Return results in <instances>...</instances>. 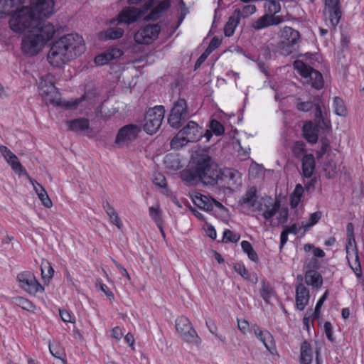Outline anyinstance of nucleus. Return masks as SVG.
I'll use <instances>...</instances> for the list:
<instances>
[{"mask_svg": "<svg viewBox=\"0 0 364 364\" xmlns=\"http://www.w3.org/2000/svg\"><path fill=\"white\" fill-rule=\"evenodd\" d=\"M85 50L82 37L76 33L64 35L53 42L47 59L53 67L59 68L82 54Z\"/></svg>", "mask_w": 364, "mask_h": 364, "instance_id": "nucleus-1", "label": "nucleus"}, {"mask_svg": "<svg viewBox=\"0 0 364 364\" xmlns=\"http://www.w3.org/2000/svg\"><path fill=\"white\" fill-rule=\"evenodd\" d=\"M193 164H197L200 182L207 186H215L220 181V170L212 160L207 150H198L192 158Z\"/></svg>", "mask_w": 364, "mask_h": 364, "instance_id": "nucleus-2", "label": "nucleus"}, {"mask_svg": "<svg viewBox=\"0 0 364 364\" xmlns=\"http://www.w3.org/2000/svg\"><path fill=\"white\" fill-rule=\"evenodd\" d=\"M280 1L267 0L264 5L265 14L254 21L251 23V28L259 31L271 26H277L282 23L284 21L283 16L276 15L281 11Z\"/></svg>", "mask_w": 364, "mask_h": 364, "instance_id": "nucleus-3", "label": "nucleus"}, {"mask_svg": "<svg viewBox=\"0 0 364 364\" xmlns=\"http://www.w3.org/2000/svg\"><path fill=\"white\" fill-rule=\"evenodd\" d=\"M38 23V17L33 9L23 6L16 11L9 20V26L14 32L21 33L26 30L29 32L33 29L34 24Z\"/></svg>", "mask_w": 364, "mask_h": 364, "instance_id": "nucleus-4", "label": "nucleus"}, {"mask_svg": "<svg viewBox=\"0 0 364 364\" xmlns=\"http://www.w3.org/2000/svg\"><path fill=\"white\" fill-rule=\"evenodd\" d=\"M192 115L186 100L179 98L173 104L168 116V123L172 128L178 129Z\"/></svg>", "mask_w": 364, "mask_h": 364, "instance_id": "nucleus-5", "label": "nucleus"}, {"mask_svg": "<svg viewBox=\"0 0 364 364\" xmlns=\"http://www.w3.org/2000/svg\"><path fill=\"white\" fill-rule=\"evenodd\" d=\"M301 36L298 31L290 26H284L280 33L279 48L281 53L284 55L296 51L300 43Z\"/></svg>", "mask_w": 364, "mask_h": 364, "instance_id": "nucleus-6", "label": "nucleus"}, {"mask_svg": "<svg viewBox=\"0 0 364 364\" xmlns=\"http://www.w3.org/2000/svg\"><path fill=\"white\" fill-rule=\"evenodd\" d=\"M294 68L302 77L305 83L311 85L316 90L323 88L324 82L320 72L306 65L300 60H296L294 62Z\"/></svg>", "mask_w": 364, "mask_h": 364, "instance_id": "nucleus-7", "label": "nucleus"}, {"mask_svg": "<svg viewBox=\"0 0 364 364\" xmlns=\"http://www.w3.org/2000/svg\"><path fill=\"white\" fill-rule=\"evenodd\" d=\"M164 114L165 109L163 106H155L149 109L145 115L144 130L149 134L156 133L161 125Z\"/></svg>", "mask_w": 364, "mask_h": 364, "instance_id": "nucleus-8", "label": "nucleus"}, {"mask_svg": "<svg viewBox=\"0 0 364 364\" xmlns=\"http://www.w3.org/2000/svg\"><path fill=\"white\" fill-rule=\"evenodd\" d=\"M176 328L186 342L197 346L200 344L201 339L188 318L185 316L178 317L176 320Z\"/></svg>", "mask_w": 364, "mask_h": 364, "instance_id": "nucleus-9", "label": "nucleus"}, {"mask_svg": "<svg viewBox=\"0 0 364 364\" xmlns=\"http://www.w3.org/2000/svg\"><path fill=\"white\" fill-rule=\"evenodd\" d=\"M19 287L31 295H36L38 292H43L44 287L36 279L34 274L30 271H25L17 275Z\"/></svg>", "mask_w": 364, "mask_h": 364, "instance_id": "nucleus-10", "label": "nucleus"}, {"mask_svg": "<svg viewBox=\"0 0 364 364\" xmlns=\"http://www.w3.org/2000/svg\"><path fill=\"white\" fill-rule=\"evenodd\" d=\"M161 31L159 23L149 24L139 29L134 34V38L138 44H150L155 41Z\"/></svg>", "mask_w": 364, "mask_h": 364, "instance_id": "nucleus-11", "label": "nucleus"}, {"mask_svg": "<svg viewBox=\"0 0 364 364\" xmlns=\"http://www.w3.org/2000/svg\"><path fill=\"white\" fill-rule=\"evenodd\" d=\"M323 14L329 21L330 26L336 29L342 16L340 0H325Z\"/></svg>", "mask_w": 364, "mask_h": 364, "instance_id": "nucleus-12", "label": "nucleus"}, {"mask_svg": "<svg viewBox=\"0 0 364 364\" xmlns=\"http://www.w3.org/2000/svg\"><path fill=\"white\" fill-rule=\"evenodd\" d=\"M279 208V201H273L272 198H262L258 203L253 205V211L262 212L263 218L268 220L277 213Z\"/></svg>", "mask_w": 364, "mask_h": 364, "instance_id": "nucleus-13", "label": "nucleus"}, {"mask_svg": "<svg viewBox=\"0 0 364 364\" xmlns=\"http://www.w3.org/2000/svg\"><path fill=\"white\" fill-rule=\"evenodd\" d=\"M140 131L141 128L136 124L125 125L118 131L115 143L119 146L128 144L137 138Z\"/></svg>", "mask_w": 364, "mask_h": 364, "instance_id": "nucleus-14", "label": "nucleus"}, {"mask_svg": "<svg viewBox=\"0 0 364 364\" xmlns=\"http://www.w3.org/2000/svg\"><path fill=\"white\" fill-rule=\"evenodd\" d=\"M28 33L22 40L21 49L24 53L35 55L40 51L44 43L35 32L30 30Z\"/></svg>", "mask_w": 364, "mask_h": 364, "instance_id": "nucleus-15", "label": "nucleus"}, {"mask_svg": "<svg viewBox=\"0 0 364 364\" xmlns=\"http://www.w3.org/2000/svg\"><path fill=\"white\" fill-rule=\"evenodd\" d=\"M219 183L230 188H237L242 184L241 174L238 171L233 168H225L221 169Z\"/></svg>", "mask_w": 364, "mask_h": 364, "instance_id": "nucleus-16", "label": "nucleus"}, {"mask_svg": "<svg viewBox=\"0 0 364 364\" xmlns=\"http://www.w3.org/2000/svg\"><path fill=\"white\" fill-rule=\"evenodd\" d=\"M42 18L38 17V23L34 24L31 31L35 32L41 40L45 43L50 40L54 33V26L49 22L41 19Z\"/></svg>", "mask_w": 364, "mask_h": 364, "instance_id": "nucleus-17", "label": "nucleus"}, {"mask_svg": "<svg viewBox=\"0 0 364 364\" xmlns=\"http://www.w3.org/2000/svg\"><path fill=\"white\" fill-rule=\"evenodd\" d=\"M32 9L37 17L48 18L55 13V1L36 0Z\"/></svg>", "mask_w": 364, "mask_h": 364, "instance_id": "nucleus-18", "label": "nucleus"}, {"mask_svg": "<svg viewBox=\"0 0 364 364\" xmlns=\"http://www.w3.org/2000/svg\"><path fill=\"white\" fill-rule=\"evenodd\" d=\"M180 131V136L184 135L188 141L191 143L196 142L200 139L202 128L194 121H189Z\"/></svg>", "mask_w": 364, "mask_h": 364, "instance_id": "nucleus-19", "label": "nucleus"}, {"mask_svg": "<svg viewBox=\"0 0 364 364\" xmlns=\"http://www.w3.org/2000/svg\"><path fill=\"white\" fill-rule=\"evenodd\" d=\"M314 122L318 129H327L330 126V122L324 117L323 110L325 106L321 99L317 97L314 98Z\"/></svg>", "mask_w": 364, "mask_h": 364, "instance_id": "nucleus-20", "label": "nucleus"}, {"mask_svg": "<svg viewBox=\"0 0 364 364\" xmlns=\"http://www.w3.org/2000/svg\"><path fill=\"white\" fill-rule=\"evenodd\" d=\"M142 15L140 9L135 7H127L124 9L117 16V24H131L137 21Z\"/></svg>", "mask_w": 364, "mask_h": 364, "instance_id": "nucleus-21", "label": "nucleus"}, {"mask_svg": "<svg viewBox=\"0 0 364 364\" xmlns=\"http://www.w3.org/2000/svg\"><path fill=\"white\" fill-rule=\"evenodd\" d=\"M0 152L1 155L4 156L6 162L11 166L13 171L15 172L21 174L23 173H26L25 168L23 167L20 161H18V157L15 155L9 149H8L6 146L1 145L0 146Z\"/></svg>", "mask_w": 364, "mask_h": 364, "instance_id": "nucleus-22", "label": "nucleus"}, {"mask_svg": "<svg viewBox=\"0 0 364 364\" xmlns=\"http://www.w3.org/2000/svg\"><path fill=\"white\" fill-rule=\"evenodd\" d=\"M252 328L255 336L264 344L267 350L272 353L275 350L273 336L268 331H262L257 324L253 325Z\"/></svg>", "mask_w": 364, "mask_h": 364, "instance_id": "nucleus-23", "label": "nucleus"}, {"mask_svg": "<svg viewBox=\"0 0 364 364\" xmlns=\"http://www.w3.org/2000/svg\"><path fill=\"white\" fill-rule=\"evenodd\" d=\"M193 200L196 206L205 211H212L214 206L218 208H223V205L220 202L202 194L195 196Z\"/></svg>", "mask_w": 364, "mask_h": 364, "instance_id": "nucleus-24", "label": "nucleus"}, {"mask_svg": "<svg viewBox=\"0 0 364 364\" xmlns=\"http://www.w3.org/2000/svg\"><path fill=\"white\" fill-rule=\"evenodd\" d=\"M310 299L309 291L302 284L300 283L296 287V305L299 310L303 311L307 306Z\"/></svg>", "mask_w": 364, "mask_h": 364, "instance_id": "nucleus-25", "label": "nucleus"}, {"mask_svg": "<svg viewBox=\"0 0 364 364\" xmlns=\"http://www.w3.org/2000/svg\"><path fill=\"white\" fill-rule=\"evenodd\" d=\"M171 6L170 0L159 1L151 10L150 13L146 16L147 20L155 21L160 18L161 14L167 11Z\"/></svg>", "mask_w": 364, "mask_h": 364, "instance_id": "nucleus-26", "label": "nucleus"}, {"mask_svg": "<svg viewBox=\"0 0 364 364\" xmlns=\"http://www.w3.org/2000/svg\"><path fill=\"white\" fill-rule=\"evenodd\" d=\"M302 174L305 178L312 176L315 169V159L313 154H305L301 159Z\"/></svg>", "mask_w": 364, "mask_h": 364, "instance_id": "nucleus-27", "label": "nucleus"}, {"mask_svg": "<svg viewBox=\"0 0 364 364\" xmlns=\"http://www.w3.org/2000/svg\"><path fill=\"white\" fill-rule=\"evenodd\" d=\"M39 87L45 95H50L56 92V87L54 85V77L50 74L42 76Z\"/></svg>", "mask_w": 364, "mask_h": 364, "instance_id": "nucleus-28", "label": "nucleus"}, {"mask_svg": "<svg viewBox=\"0 0 364 364\" xmlns=\"http://www.w3.org/2000/svg\"><path fill=\"white\" fill-rule=\"evenodd\" d=\"M68 129L75 132H84L90 129L89 120L85 118H78L67 122Z\"/></svg>", "mask_w": 364, "mask_h": 364, "instance_id": "nucleus-29", "label": "nucleus"}, {"mask_svg": "<svg viewBox=\"0 0 364 364\" xmlns=\"http://www.w3.org/2000/svg\"><path fill=\"white\" fill-rule=\"evenodd\" d=\"M305 283L314 288H319L323 284V279L320 273L314 269H309L304 276Z\"/></svg>", "mask_w": 364, "mask_h": 364, "instance_id": "nucleus-30", "label": "nucleus"}, {"mask_svg": "<svg viewBox=\"0 0 364 364\" xmlns=\"http://www.w3.org/2000/svg\"><path fill=\"white\" fill-rule=\"evenodd\" d=\"M192 169L184 170L181 173L182 179L189 185H193L200 181V175L197 170V164H193Z\"/></svg>", "mask_w": 364, "mask_h": 364, "instance_id": "nucleus-31", "label": "nucleus"}, {"mask_svg": "<svg viewBox=\"0 0 364 364\" xmlns=\"http://www.w3.org/2000/svg\"><path fill=\"white\" fill-rule=\"evenodd\" d=\"M259 200H257V189L255 187H250L246 193L240 199V203L243 205L252 208L253 210V205L258 203Z\"/></svg>", "mask_w": 364, "mask_h": 364, "instance_id": "nucleus-32", "label": "nucleus"}, {"mask_svg": "<svg viewBox=\"0 0 364 364\" xmlns=\"http://www.w3.org/2000/svg\"><path fill=\"white\" fill-rule=\"evenodd\" d=\"M240 21V15L237 11H234L229 17L228 22L224 28L225 36H232L235 32V28Z\"/></svg>", "mask_w": 364, "mask_h": 364, "instance_id": "nucleus-33", "label": "nucleus"}, {"mask_svg": "<svg viewBox=\"0 0 364 364\" xmlns=\"http://www.w3.org/2000/svg\"><path fill=\"white\" fill-rule=\"evenodd\" d=\"M124 31L119 27H112L105 30L104 32L100 33V38L104 40H117L122 38L124 35Z\"/></svg>", "mask_w": 364, "mask_h": 364, "instance_id": "nucleus-34", "label": "nucleus"}, {"mask_svg": "<svg viewBox=\"0 0 364 364\" xmlns=\"http://www.w3.org/2000/svg\"><path fill=\"white\" fill-rule=\"evenodd\" d=\"M102 206L106 213L109 216L111 223L115 225L119 229H120L122 223L114 208L107 200L103 202Z\"/></svg>", "mask_w": 364, "mask_h": 364, "instance_id": "nucleus-35", "label": "nucleus"}, {"mask_svg": "<svg viewBox=\"0 0 364 364\" xmlns=\"http://www.w3.org/2000/svg\"><path fill=\"white\" fill-rule=\"evenodd\" d=\"M312 359L311 345L307 341H304L301 345V363L302 364H311Z\"/></svg>", "mask_w": 364, "mask_h": 364, "instance_id": "nucleus-36", "label": "nucleus"}, {"mask_svg": "<svg viewBox=\"0 0 364 364\" xmlns=\"http://www.w3.org/2000/svg\"><path fill=\"white\" fill-rule=\"evenodd\" d=\"M21 3L22 0H0V14L11 13Z\"/></svg>", "mask_w": 364, "mask_h": 364, "instance_id": "nucleus-37", "label": "nucleus"}, {"mask_svg": "<svg viewBox=\"0 0 364 364\" xmlns=\"http://www.w3.org/2000/svg\"><path fill=\"white\" fill-rule=\"evenodd\" d=\"M303 132L305 139L311 144H314L318 140V134L314 128H313L312 122L306 123L303 127Z\"/></svg>", "mask_w": 364, "mask_h": 364, "instance_id": "nucleus-38", "label": "nucleus"}, {"mask_svg": "<svg viewBox=\"0 0 364 364\" xmlns=\"http://www.w3.org/2000/svg\"><path fill=\"white\" fill-rule=\"evenodd\" d=\"M304 194V187L301 184H297L294 192L290 196V205L292 208H295L299 204Z\"/></svg>", "mask_w": 364, "mask_h": 364, "instance_id": "nucleus-39", "label": "nucleus"}, {"mask_svg": "<svg viewBox=\"0 0 364 364\" xmlns=\"http://www.w3.org/2000/svg\"><path fill=\"white\" fill-rule=\"evenodd\" d=\"M276 292L274 289L269 284L265 283L264 281L262 282V289L260 290V296L264 301L269 304L272 298L274 297Z\"/></svg>", "mask_w": 364, "mask_h": 364, "instance_id": "nucleus-40", "label": "nucleus"}, {"mask_svg": "<svg viewBox=\"0 0 364 364\" xmlns=\"http://www.w3.org/2000/svg\"><path fill=\"white\" fill-rule=\"evenodd\" d=\"M333 107L334 109V112L336 115L341 117H345L347 114V109L346 107L345 103L339 97H336L333 99Z\"/></svg>", "mask_w": 364, "mask_h": 364, "instance_id": "nucleus-41", "label": "nucleus"}, {"mask_svg": "<svg viewBox=\"0 0 364 364\" xmlns=\"http://www.w3.org/2000/svg\"><path fill=\"white\" fill-rule=\"evenodd\" d=\"M323 170L328 178H333L339 170V166L331 159L324 164Z\"/></svg>", "mask_w": 364, "mask_h": 364, "instance_id": "nucleus-42", "label": "nucleus"}, {"mask_svg": "<svg viewBox=\"0 0 364 364\" xmlns=\"http://www.w3.org/2000/svg\"><path fill=\"white\" fill-rule=\"evenodd\" d=\"M188 143H191L190 141H188V139L186 138V136L181 135L180 131L177 133V134L171 139V147L172 149H179L183 146L187 145Z\"/></svg>", "mask_w": 364, "mask_h": 364, "instance_id": "nucleus-43", "label": "nucleus"}, {"mask_svg": "<svg viewBox=\"0 0 364 364\" xmlns=\"http://www.w3.org/2000/svg\"><path fill=\"white\" fill-rule=\"evenodd\" d=\"M321 216L322 213L321 211H316L310 214L308 221L306 223H302L301 228L304 229V232H306L312 226L316 225L321 218Z\"/></svg>", "mask_w": 364, "mask_h": 364, "instance_id": "nucleus-44", "label": "nucleus"}, {"mask_svg": "<svg viewBox=\"0 0 364 364\" xmlns=\"http://www.w3.org/2000/svg\"><path fill=\"white\" fill-rule=\"evenodd\" d=\"M241 247L244 252H245L249 259L253 262H257L258 260V256L255 250L253 249L252 245L248 241L244 240L241 242Z\"/></svg>", "mask_w": 364, "mask_h": 364, "instance_id": "nucleus-45", "label": "nucleus"}, {"mask_svg": "<svg viewBox=\"0 0 364 364\" xmlns=\"http://www.w3.org/2000/svg\"><path fill=\"white\" fill-rule=\"evenodd\" d=\"M54 270L50 262L47 260H43L41 263V275L43 280H50L53 277Z\"/></svg>", "mask_w": 364, "mask_h": 364, "instance_id": "nucleus-46", "label": "nucleus"}, {"mask_svg": "<svg viewBox=\"0 0 364 364\" xmlns=\"http://www.w3.org/2000/svg\"><path fill=\"white\" fill-rule=\"evenodd\" d=\"M14 303L16 306L22 308L24 310L31 311L34 306L31 301L23 297H16L14 299Z\"/></svg>", "mask_w": 364, "mask_h": 364, "instance_id": "nucleus-47", "label": "nucleus"}, {"mask_svg": "<svg viewBox=\"0 0 364 364\" xmlns=\"http://www.w3.org/2000/svg\"><path fill=\"white\" fill-rule=\"evenodd\" d=\"M240 239V235L230 230H225L223 232V240L225 242H237Z\"/></svg>", "mask_w": 364, "mask_h": 364, "instance_id": "nucleus-48", "label": "nucleus"}, {"mask_svg": "<svg viewBox=\"0 0 364 364\" xmlns=\"http://www.w3.org/2000/svg\"><path fill=\"white\" fill-rule=\"evenodd\" d=\"M257 11V8L253 4H249L243 6L242 10L236 9L234 11H237L240 15V18H246L253 14H255Z\"/></svg>", "mask_w": 364, "mask_h": 364, "instance_id": "nucleus-49", "label": "nucleus"}, {"mask_svg": "<svg viewBox=\"0 0 364 364\" xmlns=\"http://www.w3.org/2000/svg\"><path fill=\"white\" fill-rule=\"evenodd\" d=\"M210 129L217 136H220L224 133V127L216 119L211 120Z\"/></svg>", "mask_w": 364, "mask_h": 364, "instance_id": "nucleus-50", "label": "nucleus"}, {"mask_svg": "<svg viewBox=\"0 0 364 364\" xmlns=\"http://www.w3.org/2000/svg\"><path fill=\"white\" fill-rule=\"evenodd\" d=\"M346 258L348 259V262H350L354 259V257L355 255H358V249L356 247V244L353 243L351 245H349V242H347L346 246Z\"/></svg>", "mask_w": 364, "mask_h": 364, "instance_id": "nucleus-51", "label": "nucleus"}, {"mask_svg": "<svg viewBox=\"0 0 364 364\" xmlns=\"http://www.w3.org/2000/svg\"><path fill=\"white\" fill-rule=\"evenodd\" d=\"M149 216L156 223V225H159L162 222L161 212L159 208L150 207L149 208Z\"/></svg>", "mask_w": 364, "mask_h": 364, "instance_id": "nucleus-52", "label": "nucleus"}, {"mask_svg": "<svg viewBox=\"0 0 364 364\" xmlns=\"http://www.w3.org/2000/svg\"><path fill=\"white\" fill-rule=\"evenodd\" d=\"M305 150L306 144L301 141L295 142L292 149L293 154L296 157H300L302 156L304 154Z\"/></svg>", "mask_w": 364, "mask_h": 364, "instance_id": "nucleus-53", "label": "nucleus"}, {"mask_svg": "<svg viewBox=\"0 0 364 364\" xmlns=\"http://www.w3.org/2000/svg\"><path fill=\"white\" fill-rule=\"evenodd\" d=\"M350 267L352 269V270L354 272V273L356 274V276H360L361 274V267L359 262V256L355 255L354 257V259L353 260L348 262Z\"/></svg>", "mask_w": 364, "mask_h": 364, "instance_id": "nucleus-54", "label": "nucleus"}, {"mask_svg": "<svg viewBox=\"0 0 364 364\" xmlns=\"http://www.w3.org/2000/svg\"><path fill=\"white\" fill-rule=\"evenodd\" d=\"M205 324H206V326L208 328L209 331L212 334L215 335L220 341H221L223 342L225 341V338L222 335L217 333L218 328L213 321H212L210 319L206 320Z\"/></svg>", "mask_w": 364, "mask_h": 364, "instance_id": "nucleus-55", "label": "nucleus"}, {"mask_svg": "<svg viewBox=\"0 0 364 364\" xmlns=\"http://www.w3.org/2000/svg\"><path fill=\"white\" fill-rule=\"evenodd\" d=\"M107 52L111 60L119 58L124 54L123 50L117 46L111 47Z\"/></svg>", "mask_w": 364, "mask_h": 364, "instance_id": "nucleus-56", "label": "nucleus"}, {"mask_svg": "<svg viewBox=\"0 0 364 364\" xmlns=\"http://www.w3.org/2000/svg\"><path fill=\"white\" fill-rule=\"evenodd\" d=\"M153 182L155 185L161 188H165L166 186V178L160 173H156L154 175Z\"/></svg>", "mask_w": 364, "mask_h": 364, "instance_id": "nucleus-57", "label": "nucleus"}, {"mask_svg": "<svg viewBox=\"0 0 364 364\" xmlns=\"http://www.w3.org/2000/svg\"><path fill=\"white\" fill-rule=\"evenodd\" d=\"M109 55H108V53L106 51L100 55H97L95 58V63L97 65H105V64L108 63L110 60H112L111 59H109Z\"/></svg>", "mask_w": 364, "mask_h": 364, "instance_id": "nucleus-58", "label": "nucleus"}, {"mask_svg": "<svg viewBox=\"0 0 364 364\" xmlns=\"http://www.w3.org/2000/svg\"><path fill=\"white\" fill-rule=\"evenodd\" d=\"M314 107V100L313 102L307 101V102H298L296 105V108L298 110L301 112H309Z\"/></svg>", "mask_w": 364, "mask_h": 364, "instance_id": "nucleus-59", "label": "nucleus"}, {"mask_svg": "<svg viewBox=\"0 0 364 364\" xmlns=\"http://www.w3.org/2000/svg\"><path fill=\"white\" fill-rule=\"evenodd\" d=\"M328 291H326L318 301V302L316 305L315 309H314V316L315 318H318L319 316L320 309L322 306L323 302L326 301V299L328 296Z\"/></svg>", "mask_w": 364, "mask_h": 364, "instance_id": "nucleus-60", "label": "nucleus"}, {"mask_svg": "<svg viewBox=\"0 0 364 364\" xmlns=\"http://www.w3.org/2000/svg\"><path fill=\"white\" fill-rule=\"evenodd\" d=\"M347 230V242H349V245H351L353 243L355 242L354 233H353V225L352 223H348L346 228Z\"/></svg>", "mask_w": 364, "mask_h": 364, "instance_id": "nucleus-61", "label": "nucleus"}, {"mask_svg": "<svg viewBox=\"0 0 364 364\" xmlns=\"http://www.w3.org/2000/svg\"><path fill=\"white\" fill-rule=\"evenodd\" d=\"M220 43L221 41L218 37L215 36L211 39L209 46L205 50L211 53L214 50L220 46Z\"/></svg>", "mask_w": 364, "mask_h": 364, "instance_id": "nucleus-62", "label": "nucleus"}, {"mask_svg": "<svg viewBox=\"0 0 364 364\" xmlns=\"http://www.w3.org/2000/svg\"><path fill=\"white\" fill-rule=\"evenodd\" d=\"M38 196L45 207L50 208L52 206V201L50 199L46 191L43 193L39 194Z\"/></svg>", "mask_w": 364, "mask_h": 364, "instance_id": "nucleus-63", "label": "nucleus"}, {"mask_svg": "<svg viewBox=\"0 0 364 364\" xmlns=\"http://www.w3.org/2000/svg\"><path fill=\"white\" fill-rule=\"evenodd\" d=\"M238 328L242 333L246 334L250 331V325L247 321L237 319Z\"/></svg>", "mask_w": 364, "mask_h": 364, "instance_id": "nucleus-64", "label": "nucleus"}]
</instances>
